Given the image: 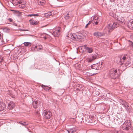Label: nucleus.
Segmentation results:
<instances>
[{"label":"nucleus","instance_id":"obj_1","mask_svg":"<svg viewBox=\"0 0 133 133\" xmlns=\"http://www.w3.org/2000/svg\"><path fill=\"white\" fill-rule=\"evenodd\" d=\"M109 76L112 79H115L118 78L120 76L118 70L117 71V69L113 68L110 70L109 72Z\"/></svg>","mask_w":133,"mask_h":133},{"label":"nucleus","instance_id":"obj_2","mask_svg":"<svg viewBox=\"0 0 133 133\" xmlns=\"http://www.w3.org/2000/svg\"><path fill=\"white\" fill-rule=\"evenodd\" d=\"M67 37L70 38L72 39L75 41H82L83 38L84 36L82 34H78L77 35L75 34L68 35L66 36Z\"/></svg>","mask_w":133,"mask_h":133},{"label":"nucleus","instance_id":"obj_3","mask_svg":"<svg viewBox=\"0 0 133 133\" xmlns=\"http://www.w3.org/2000/svg\"><path fill=\"white\" fill-rule=\"evenodd\" d=\"M131 121L130 120H127L123 123L122 126V128L123 130L128 131L131 129Z\"/></svg>","mask_w":133,"mask_h":133},{"label":"nucleus","instance_id":"obj_4","mask_svg":"<svg viewBox=\"0 0 133 133\" xmlns=\"http://www.w3.org/2000/svg\"><path fill=\"white\" fill-rule=\"evenodd\" d=\"M43 115L44 118L46 119H49L51 116V112L48 110H44L43 112Z\"/></svg>","mask_w":133,"mask_h":133},{"label":"nucleus","instance_id":"obj_5","mask_svg":"<svg viewBox=\"0 0 133 133\" xmlns=\"http://www.w3.org/2000/svg\"><path fill=\"white\" fill-rule=\"evenodd\" d=\"M60 28V27H58L54 30L52 33L54 36L57 37H58L59 36L61 33Z\"/></svg>","mask_w":133,"mask_h":133},{"label":"nucleus","instance_id":"obj_6","mask_svg":"<svg viewBox=\"0 0 133 133\" xmlns=\"http://www.w3.org/2000/svg\"><path fill=\"white\" fill-rule=\"evenodd\" d=\"M97 58V55L95 54L92 55L87 58V61L89 63H90L93 61Z\"/></svg>","mask_w":133,"mask_h":133},{"label":"nucleus","instance_id":"obj_7","mask_svg":"<svg viewBox=\"0 0 133 133\" xmlns=\"http://www.w3.org/2000/svg\"><path fill=\"white\" fill-rule=\"evenodd\" d=\"M6 103H8V108L10 110L12 109L15 105V103L12 101H10L9 102L8 101L6 102Z\"/></svg>","mask_w":133,"mask_h":133},{"label":"nucleus","instance_id":"obj_8","mask_svg":"<svg viewBox=\"0 0 133 133\" xmlns=\"http://www.w3.org/2000/svg\"><path fill=\"white\" fill-rule=\"evenodd\" d=\"M18 5L20 8H24L26 5L25 2H22V1H19L17 2Z\"/></svg>","mask_w":133,"mask_h":133},{"label":"nucleus","instance_id":"obj_9","mask_svg":"<svg viewBox=\"0 0 133 133\" xmlns=\"http://www.w3.org/2000/svg\"><path fill=\"white\" fill-rule=\"evenodd\" d=\"M127 25L130 29H133V20H131L128 21L127 23Z\"/></svg>","mask_w":133,"mask_h":133},{"label":"nucleus","instance_id":"obj_10","mask_svg":"<svg viewBox=\"0 0 133 133\" xmlns=\"http://www.w3.org/2000/svg\"><path fill=\"white\" fill-rule=\"evenodd\" d=\"M84 48L88 52L90 53L93 51V49L92 48L87 47L86 45H85L83 46Z\"/></svg>","mask_w":133,"mask_h":133},{"label":"nucleus","instance_id":"obj_11","mask_svg":"<svg viewBox=\"0 0 133 133\" xmlns=\"http://www.w3.org/2000/svg\"><path fill=\"white\" fill-rule=\"evenodd\" d=\"M38 101L36 100H34L32 103V105L33 107L35 108H36L38 107Z\"/></svg>","mask_w":133,"mask_h":133},{"label":"nucleus","instance_id":"obj_12","mask_svg":"<svg viewBox=\"0 0 133 133\" xmlns=\"http://www.w3.org/2000/svg\"><path fill=\"white\" fill-rule=\"evenodd\" d=\"M103 33L99 32H96L93 34V35L96 37H101L103 36Z\"/></svg>","mask_w":133,"mask_h":133},{"label":"nucleus","instance_id":"obj_13","mask_svg":"<svg viewBox=\"0 0 133 133\" xmlns=\"http://www.w3.org/2000/svg\"><path fill=\"white\" fill-rule=\"evenodd\" d=\"M5 107L6 105L4 103L0 102V111L4 110Z\"/></svg>","mask_w":133,"mask_h":133},{"label":"nucleus","instance_id":"obj_14","mask_svg":"<svg viewBox=\"0 0 133 133\" xmlns=\"http://www.w3.org/2000/svg\"><path fill=\"white\" fill-rule=\"evenodd\" d=\"M119 102L120 104L122 105L123 107L127 105L128 103L123 99H120L119 100Z\"/></svg>","mask_w":133,"mask_h":133},{"label":"nucleus","instance_id":"obj_15","mask_svg":"<svg viewBox=\"0 0 133 133\" xmlns=\"http://www.w3.org/2000/svg\"><path fill=\"white\" fill-rule=\"evenodd\" d=\"M107 28L108 29V31L109 32L111 31L112 30L114 29L113 27H112V24H109Z\"/></svg>","mask_w":133,"mask_h":133},{"label":"nucleus","instance_id":"obj_16","mask_svg":"<svg viewBox=\"0 0 133 133\" xmlns=\"http://www.w3.org/2000/svg\"><path fill=\"white\" fill-rule=\"evenodd\" d=\"M91 68L95 70H99V68L97 66V64H94L91 66Z\"/></svg>","mask_w":133,"mask_h":133},{"label":"nucleus","instance_id":"obj_17","mask_svg":"<svg viewBox=\"0 0 133 133\" xmlns=\"http://www.w3.org/2000/svg\"><path fill=\"white\" fill-rule=\"evenodd\" d=\"M126 59V57L125 56H123L122 57H121L120 59V64L121 65L123 64V60L125 61Z\"/></svg>","mask_w":133,"mask_h":133},{"label":"nucleus","instance_id":"obj_18","mask_svg":"<svg viewBox=\"0 0 133 133\" xmlns=\"http://www.w3.org/2000/svg\"><path fill=\"white\" fill-rule=\"evenodd\" d=\"M42 87L46 91L49 90L50 88V87H48L47 86L44 85H42Z\"/></svg>","mask_w":133,"mask_h":133},{"label":"nucleus","instance_id":"obj_19","mask_svg":"<svg viewBox=\"0 0 133 133\" xmlns=\"http://www.w3.org/2000/svg\"><path fill=\"white\" fill-rule=\"evenodd\" d=\"M19 123L21 124L22 125L24 126H25L26 125H28V123L22 121H20L19 122Z\"/></svg>","mask_w":133,"mask_h":133},{"label":"nucleus","instance_id":"obj_20","mask_svg":"<svg viewBox=\"0 0 133 133\" xmlns=\"http://www.w3.org/2000/svg\"><path fill=\"white\" fill-rule=\"evenodd\" d=\"M73 129H71L69 131L67 130L65 132V133H73L76 131V130H73Z\"/></svg>","mask_w":133,"mask_h":133},{"label":"nucleus","instance_id":"obj_21","mask_svg":"<svg viewBox=\"0 0 133 133\" xmlns=\"http://www.w3.org/2000/svg\"><path fill=\"white\" fill-rule=\"evenodd\" d=\"M45 1L44 0H39L38 1V4L39 5H43L45 3Z\"/></svg>","mask_w":133,"mask_h":133},{"label":"nucleus","instance_id":"obj_22","mask_svg":"<svg viewBox=\"0 0 133 133\" xmlns=\"http://www.w3.org/2000/svg\"><path fill=\"white\" fill-rule=\"evenodd\" d=\"M24 45L26 46H30L31 45V44L30 42H25L24 43Z\"/></svg>","mask_w":133,"mask_h":133},{"label":"nucleus","instance_id":"obj_23","mask_svg":"<svg viewBox=\"0 0 133 133\" xmlns=\"http://www.w3.org/2000/svg\"><path fill=\"white\" fill-rule=\"evenodd\" d=\"M71 17V16L68 13L66 15L64 16V18L66 19H69Z\"/></svg>","mask_w":133,"mask_h":133},{"label":"nucleus","instance_id":"obj_24","mask_svg":"<svg viewBox=\"0 0 133 133\" xmlns=\"http://www.w3.org/2000/svg\"><path fill=\"white\" fill-rule=\"evenodd\" d=\"M118 25L117 22H115L112 24V27H113L114 29L117 28Z\"/></svg>","mask_w":133,"mask_h":133},{"label":"nucleus","instance_id":"obj_25","mask_svg":"<svg viewBox=\"0 0 133 133\" xmlns=\"http://www.w3.org/2000/svg\"><path fill=\"white\" fill-rule=\"evenodd\" d=\"M124 107L125 108L127 111H128L129 110L130 108L129 106L128 105V104H127V105H126L125 106H124Z\"/></svg>","mask_w":133,"mask_h":133},{"label":"nucleus","instance_id":"obj_26","mask_svg":"<svg viewBox=\"0 0 133 133\" xmlns=\"http://www.w3.org/2000/svg\"><path fill=\"white\" fill-rule=\"evenodd\" d=\"M3 30L5 31L6 32H8L9 29L8 28H4Z\"/></svg>","mask_w":133,"mask_h":133},{"label":"nucleus","instance_id":"obj_27","mask_svg":"<svg viewBox=\"0 0 133 133\" xmlns=\"http://www.w3.org/2000/svg\"><path fill=\"white\" fill-rule=\"evenodd\" d=\"M92 22L91 21H89V22L86 24L85 26V28H87L88 27V26L89 24H90Z\"/></svg>","mask_w":133,"mask_h":133},{"label":"nucleus","instance_id":"obj_28","mask_svg":"<svg viewBox=\"0 0 133 133\" xmlns=\"http://www.w3.org/2000/svg\"><path fill=\"white\" fill-rule=\"evenodd\" d=\"M51 12H48V13L46 14V15L47 16H50L52 14H51Z\"/></svg>","mask_w":133,"mask_h":133},{"label":"nucleus","instance_id":"obj_29","mask_svg":"<svg viewBox=\"0 0 133 133\" xmlns=\"http://www.w3.org/2000/svg\"><path fill=\"white\" fill-rule=\"evenodd\" d=\"M30 23L32 25L34 24L35 23V21L34 20H32L31 21L30 20Z\"/></svg>","mask_w":133,"mask_h":133},{"label":"nucleus","instance_id":"obj_30","mask_svg":"<svg viewBox=\"0 0 133 133\" xmlns=\"http://www.w3.org/2000/svg\"><path fill=\"white\" fill-rule=\"evenodd\" d=\"M125 61H123V64H124L126 66H128L129 65V64H127V63H125ZM129 63H128V64H129Z\"/></svg>","mask_w":133,"mask_h":133},{"label":"nucleus","instance_id":"obj_31","mask_svg":"<svg viewBox=\"0 0 133 133\" xmlns=\"http://www.w3.org/2000/svg\"><path fill=\"white\" fill-rule=\"evenodd\" d=\"M39 47L38 48V49L40 50H42V46L41 45H39Z\"/></svg>","mask_w":133,"mask_h":133},{"label":"nucleus","instance_id":"obj_32","mask_svg":"<svg viewBox=\"0 0 133 133\" xmlns=\"http://www.w3.org/2000/svg\"><path fill=\"white\" fill-rule=\"evenodd\" d=\"M37 46H35V47H34L33 46H32V47L31 48V49L32 50H33V49H35V48H37Z\"/></svg>","mask_w":133,"mask_h":133},{"label":"nucleus","instance_id":"obj_33","mask_svg":"<svg viewBox=\"0 0 133 133\" xmlns=\"http://www.w3.org/2000/svg\"><path fill=\"white\" fill-rule=\"evenodd\" d=\"M89 75L90 76H92L93 75H95V74H92V73H89Z\"/></svg>","mask_w":133,"mask_h":133},{"label":"nucleus","instance_id":"obj_34","mask_svg":"<svg viewBox=\"0 0 133 133\" xmlns=\"http://www.w3.org/2000/svg\"><path fill=\"white\" fill-rule=\"evenodd\" d=\"M34 16H38V14H33Z\"/></svg>","mask_w":133,"mask_h":133},{"label":"nucleus","instance_id":"obj_35","mask_svg":"<svg viewBox=\"0 0 133 133\" xmlns=\"http://www.w3.org/2000/svg\"><path fill=\"white\" fill-rule=\"evenodd\" d=\"M2 35L1 34H0V41H2V39L1 38Z\"/></svg>","mask_w":133,"mask_h":133},{"label":"nucleus","instance_id":"obj_36","mask_svg":"<svg viewBox=\"0 0 133 133\" xmlns=\"http://www.w3.org/2000/svg\"><path fill=\"white\" fill-rule=\"evenodd\" d=\"M94 22L95 23V24L96 25H97L98 23V22L97 21H95Z\"/></svg>","mask_w":133,"mask_h":133},{"label":"nucleus","instance_id":"obj_37","mask_svg":"<svg viewBox=\"0 0 133 133\" xmlns=\"http://www.w3.org/2000/svg\"><path fill=\"white\" fill-rule=\"evenodd\" d=\"M8 20L10 22H12V19L11 18H9Z\"/></svg>","mask_w":133,"mask_h":133},{"label":"nucleus","instance_id":"obj_38","mask_svg":"<svg viewBox=\"0 0 133 133\" xmlns=\"http://www.w3.org/2000/svg\"><path fill=\"white\" fill-rule=\"evenodd\" d=\"M38 24V22H35V23L34 25H36Z\"/></svg>","mask_w":133,"mask_h":133},{"label":"nucleus","instance_id":"obj_39","mask_svg":"<svg viewBox=\"0 0 133 133\" xmlns=\"http://www.w3.org/2000/svg\"><path fill=\"white\" fill-rule=\"evenodd\" d=\"M29 16H34L33 14H30V15H28Z\"/></svg>","mask_w":133,"mask_h":133},{"label":"nucleus","instance_id":"obj_40","mask_svg":"<svg viewBox=\"0 0 133 133\" xmlns=\"http://www.w3.org/2000/svg\"><path fill=\"white\" fill-rule=\"evenodd\" d=\"M1 58V59H0V63H1V62H2V61L3 60V58Z\"/></svg>","mask_w":133,"mask_h":133},{"label":"nucleus","instance_id":"obj_41","mask_svg":"<svg viewBox=\"0 0 133 133\" xmlns=\"http://www.w3.org/2000/svg\"><path fill=\"white\" fill-rule=\"evenodd\" d=\"M21 30L22 31H28V30Z\"/></svg>","mask_w":133,"mask_h":133},{"label":"nucleus","instance_id":"obj_42","mask_svg":"<svg viewBox=\"0 0 133 133\" xmlns=\"http://www.w3.org/2000/svg\"><path fill=\"white\" fill-rule=\"evenodd\" d=\"M131 45L132 46H133V43L132 42H131Z\"/></svg>","mask_w":133,"mask_h":133},{"label":"nucleus","instance_id":"obj_43","mask_svg":"<svg viewBox=\"0 0 133 133\" xmlns=\"http://www.w3.org/2000/svg\"><path fill=\"white\" fill-rule=\"evenodd\" d=\"M110 2H113L114 1V0H110Z\"/></svg>","mask_w":133,"mask_h":133},{"label":"nucleus","instance_id":"obj_44","mask_svg":"<svg viewBox=\"0 0 133 133\" xmlns=\"http://www.w3.org/2000/svg\"><path fill=\"white\" fill-rule=\"evenodd\" d=\"M11 1V0H10ZM15 0H11V1L12 2H13V1H14ZM11 2V1H10Z\"/></svg>","mask_w":133,"mask_h":133},{"label":"nucleus","instance_id":"obj_45","mask_svg":"<svg viewBox=\"0 0 133 133\" xmlns=\"http://www.w3.org/2000/svg\"><path fill=\"white\" fill-rule=\"evenodd\" d=\"M96 18H95V20H96V19L97 18H97H96V17H95Z\"/></svg>","mask_w":133,"mask_h":133},{"label":"nucleus","instance_id":"obj_46","mask_svg":"<svg viewBox=\"0 0 133 133\" xmlns=\"http://www.w3.org/2000/svg\"><path fill=\"white\" fill-rule=\"evenodd\" d=\"M45 39H46V37H45Z\"/></svg>","mask_w":133,"mask_h":133}]
</instances>
